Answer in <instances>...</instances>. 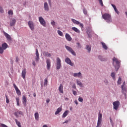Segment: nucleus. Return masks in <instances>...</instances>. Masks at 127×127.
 <instances>
[{"label": "nucleus", "instance_id": "1", "mask_svg": "<svg viewBox=\"0 0 127 127\" xmlns=\"http://www.w3.org/2000/svg\"><path fill=\"white\" fill-rule=\"evenodd\" d=\"M113 64L116 69V71H118L121 66V61L118 60V58L114 57L113 59Z\"/></svg>", "mask_w": 127, "mask_h": 127}, {"label": "nucleus", "instance_id": "2", "mask_svg": "<svg viewBox=\"0 0 127 127\" xmlns=\"http://www.w3.org/2000/svg\"><path fill=\"white\" fill-rule=\"evenodd\" d=\"M102 18L106 20V22H108V23H111L112 21V16L109 13H105L102 14Z\"/></svg>", "mask_w": 127, "mask_h": 127}, {"label": "nucleus", "instance_id": "3", "mask_svg": "<svg viewBox=\"0 0 127 127\" xmlns=\"http://www.w3.org/2000/svg\"><path fill=\"white\" fill-rule=\"evenodd\" d=\"M103 118V114L101 113H99L98 114V119L97 121V124L96 127H102V118Z\"/></svg>", "mask_w": 127, "mask_h": 127}, {"label": "nucleus", "instance_id": "4", "mask_svg": "<svg viewBox=\"0 0 127 127\" xmlns=\"http://www.w3.org/2000/svg\"><path fill=\"white\" fill-rule=\"evenodd\" d=\"M113 109L114 110H116V111L118 110V109H119V107H120V105H121V103H120V101H115L113 103Z\"/></svg>", "mask_w": 127, "mask_h": 127}, {"label": "nucleus", "instance_id": "5", "mask_svg": "<svg viewBox=\"0 0 127 127\" xmlns=\"http://www.w3.org/2000/svg\"><path fill=\"white\" fill-rule=\"evenodd\" d=\"M61 60L59 58H57V66L56 69L57 70H59L60 68H61Z\"/></svg>", "mask_w": 127, "mask_h": 127}, {"label": "nucleus", "instance_id": "6", "mask_svg": "<svg viewBox=\"0 0 127 127\" xmlns=\"http://www.w3.org/2000/svg\"><path fill=\"white\" fill-rule=\"evenodd\" d=\"M65 48L67 50V51H69V52H70V53H71L72 55H74V56H76V53H75V52L74 51V50H73L72 48L68 46H65Z\"/></svg>", "mask_w": 127, "mask_h": 127}, {"label": "nucleus", "instance_id": "7", "mask_svg": "<svg viewBox=\"0 0 127 127\" xmlns=\"http://www.w3.org/2000/svg\"><path fill=\"white\" fill-rule=\"evenodd\" d=\"M39 21L43 26H44V27H46V22H45V20L42 17H39Z\"/></svg>", "mask_w": 127, "mask_h": 127}, {"label": "nucleus", "instance_id": "8", "mask_svg": "<svg viewBox=\"0 0 127 127\" xmlns=\"http://www.w3.org/2000/svg\"><path fill=\"white\" fill-rule=\"evenodd\" d=\"M13 86L16 91V93L18 96H21V92H20V90L19 89H18V87L15 85V83L13 84Z\"/></svg>", "mask_w": 127, "mask_h": 127}, {"label": "nucleus", "instance_id": "9", "mask_svg": "<svg viewBox=\"0 0 127 127\" xmlns=\"http://www.w3.org/2000/svg\"><path fill=\"white\" fill-rule=\"evenodd\" d=\"M65 62H66L68 65H70V66H74L73 63H72V61H71V60L69 58H66L65 59Z\"/></svg>", "mask_w": 127, "mask_h": 127}, {"label": "nucleus", "instance_id": "10", "mask_svg": "<svg viewBox=\"0 0 127 127\" xmlns=\"http://www.w3.org/2000/svg\"><path fill=\"white\" fill-rule=\"evenodd\" d=\"M29 27H30L31 30L33 31L34 30V23L32 21H29L28 22Z\"/></svg>", "mask_w": 127, "mask_h": 127}, {"label": "nucleus", "instance_id": "11", "mask_svg": "<svg viewBox=\"0 0 127 127\" xmlns=\"http://www.w3.org/2000/svg\"><path fill=\"white\" fill-rule=\"evenodd\" d=\"M46 64L47 69L50 70V68L51 67V62L50 61V59H47Z\"/></svg>", "mask_w": 127, "mask_h": 127}, {"label": "nucleus", "instance_id": "12", "mask_svg": "<svg viewBox=\"0 0 127 127\" xmlns=\"http://www.w3.org/2000/svg\"><path fill=\"white\" fill-rule=\"evenodd\" d=\"M3 33L4 36L6 37L7 40H9V41H11V37H10V36L8 34L4 31L3 32Z\"/></svg>", "mask_w": 127, "mask_h": 127}, {"label": "nucleus", "instance_id": "13", "mask_svg": "<svg viewBox=\"0 0 127 127\" xmlns=\"http://www.w3.org/2000/svg\"><path fill=\"white\" fill-rule=\"evenodd\" d=\"M16 23V20L14 18L11 19L10 21V26H14L15 23Z\"/></svg>", "mask_w": 127, "mask_h": 127}, {"label": "nucleus", "instance_id": "14", "mask_svg": "<svg viewBox=\"0 0 127 127\" xmlns=\"http://www.w3.org/2000/svg\"><path fill=\"white\" fill-rule=\"evenodd\" d=\"M65 39H66L67 41H72V38L71 37V36H70V35H69L68 33L65 34Z\"/></svg>", "mask_w": 127, "mask_h": 127}, {"label": "nucleus", "instance_id": "15", "mask_svg": "<svg viewBox=\"0 0 127 127\" xmlns=\"http://www.w3.org/2000/svg\"><path fill=\"white\" fill-rule=\"evenodd\" d=\"M44 9L45 11H48L49 10V6H48V3L47 2L44 3Z\"/></svg>", "mask_w": 127, "mask_h": 127}, {"label": "nucleus", "instance_id": "16", "mask_svg": "<svg viewBox=\"0 0 127 127\" xmlns=\"http://www.w3.org/2000/svg\"><path fill=\"white\" fill-rule=\"evenodd\" d=\"M26 75V68L23 69L22 71V77L23 78L25 79V76Z\"/></svg>", "mask_w": 127, "mask_h": 127}, {"label": "nucleus", "instance_id": "17", "mask_svg": "<svg viewBox=\"0 0 127 127\" xmlns=\"http://www.w3.org/2000/svg\"><path fill=\"white\" fill-rule=\"evenodd\" d=\"M71 29L73 31H75V32H76V33H81V31H80V30H79V29L75 27H72L71 28Z\"/></svg>", "mask_w": 127, "mask_h": 127}, {"label": "nucleus", "instance_id": "18", "mask_svg": "<svg viewBox=\"0 0 127 127\" xmlns=\"http://www.w3.org/2000/svg\"><path fill=\"white\" fill-rule=\"evenodd\" d=\"M1 46H2L1 47L4 50H5V49H6L7 48H8V45H7V44H6V43H4L2 44Z\"/></svg>", "mask_w": 127, "mask_h": 127}, {"label": "nucleus", "instance_id": "19", "mask_svg": "<svg viewBox=\"0 0 127 127\" xmlns=\"http://www.w3.org/2000/svg\"><path fill=\"white\" fill-rule=\"evenodd\" d=\"M22 102L24 106H26L27 100L26 97L25 95H23L22 96Z\"/></svg>", "mask_w": 127, "mask_h": 127}, {"label": "nucleus", "instance_id": "20", "mask_svg": "<svg viewBox=\"0 0 127 127\" xmlns=\"http://www.w3.org/2000/svg\"><path fill=\"white\" fill-rule=\"evenodd\" d=\"M111 5L113 7L115 12H116L117 14H119V13H120V12L118 10V9H117V7L116 6V5L114 4H112Z\"/></svg>", "mask_w": 127, "mask_h": 127}, {"label": "nucleus", "instance_id": "21", "mask_svg": "<svg viewBox=\"0 0 127 127\" xmlns=\"http://www.w3.org/2000/svg\"><path fill=\"white\" fill-rule=\"evenodd\" d=\"M73 77H81L82 76V73H81L80 72L78 73H74L73 74Z\"/></svg>", "mask_w": 127, "mask_h": 127}, {"label": "nucleus", "instance_id": "22", "mask_svg": "<svg viewBox=\"0 0 127 127\" xmlns=\"http://www.w3.org/2000/svg\"><path fill=\"white\" fill-rule=\"evenodd\" d=\"M43 54L44 56H46L47 57H51V54L47 52H44Z\"/></svg>", "mask_w": 127, "mask_h": 127}, {"label": "nucleus", "instance_id": "23", "mask_svg": "<svg viewBox=\"0 0 127 127\" xmlns=\"http://www.w3.org/2000/svg\"><path fill=\"white\" fill-rule=\"evenodd\" d=\"M59 90L60 93H61L62 94H63V93H64V92L63 91V86L62 85V84H60V86L59 87Z\"/></svg>", "mask_w": 127, "mask_h": 127}, {"label": "nucleus", "instance_id": "24", "mask_svg": "<svg viewBox=\"0 0 127 127\" xmlns=\"http://www.w3.org/2000/svg\"><path fill=\"white\" fill-rule=\"evenodd\" d=\"M62 111V108L60 107L57 110V111L55 112V115H58L59 113Z\"/></svg>", "mask_w": 127, "mask_h": 127}, {"label": "nucleus", "instance_id": "25", "mask_svg": "<svg viewBox=\"0 0 127 127\" xmlns=\"http://www.w3.org/2000/svg\"><path fill=\"white\" fill-rule=\"evenodd\" d=\"M68 114H69V111H65L63 115V118H66L68 116Z\"/></svg>", "mask_w": 127, "mask_h": 127}, {"label": "nucleus", "instance_id": "26", "mask_svg": "<svg viewBox=\"0 0 127 127\" xmlns=\"http://www.w3.org/2000/svg\"><path fill=\"white\" fill-rule=\"evenodd\" d=\"M35 119L36 121H38L39 120V114L37 112L35 113Z\"/></svg>", "mask_w": 127, "mask_h": 127}, {"label": "nucleus", "instance_id": "27", "mask_svg": "<svg viewBox=\"0 0 127 127\" xmlns=\"http://www.w3.org/2000/svg\"><path fill=\"white\" fill-rule=\"evenodd\" d=\"M101 44L104 49H105V50H107L108 49V47L107 46V45H106V44L105 43L101 42Z\"/></svg>", "mask_w": 127, "mask_h": 127}, {"label": "nucleus", "instance_id": "28", "mask_svg": "<svg viewBox=\"0 0 127 127\" xmlns=\"http://www.w3.org/2000/svg\"><path fill=\"white\" fill-rule=\"evenodd\" d=\"M71 21H72L74 24H80V22L76 20L75 19H71Z\"/></svg>", "mask_w": 127, "mask_h": 127}, {"label": "nucleus", "instance_id": "29", "mask_svg": "<svg viewBox=\"0 0 127 127\" xmlns=\"http://www.w3.org/2000/svg\"><path fill=\"white\" fill-rule=\"evenodd\" d=\"M86 49L87 50L88 52L90 53V52H91V46L86 45Z\"/></svg>", "mask_w": 127, "mask_h": 127}, {"label": "nucleus", "instance_id": "30", "mask_svg": "<svg viewBox=\"0 0 127 127\" xmlns=\"http://www.w3.org/2000/svg\"><path fill=\"white\" fill-rule=\"evenodd\" d=\"M76 84L80 87H83V84H82V82L78 80H76Z\"/></svg>", "mask_w": 127, "mask_h": 127}, {"label": "nucleus", "instance_id": "31", "mask_svg": "<svg viewBox=\"0 0 127 127\" xmlns=\"http://www.w3.org/2000/svg\"><path fill=\"white\" fill-rule=\"evenodd\" d=\"M15 122L17 125V126H18V127H21V125L20 124V122H18L17 119H15Z\"/></svg>", "mask_w": 127, "mask_h": 127}, {"label": "nucleus", "instance_id": "32", "mask_svg": "<svg viewBox=\"0 0 127 127\" xmlns=\"http://www.w3.org/2000/svg\"><path fill=\"white\" fill-rule=\"evenodd\" d=\"M111 77L113 78V79L116 80V73H115V72H112L111 73Z\"/></svg>", "mask_w": 127, "mask_h": 127}, {"label": "nucleus", "instance_id": "33", "mask_svg": "<svg viewBox=\"0 0 127 127\" xmlns=\"http://www.w3.org/2000/svg\"><path fill=\"white\" fill-rule=\"evenodd\" d=\"M47 84H48V79L47 78H45L44 80V85L47 86Z\"/></svg>", "mask_w": 127, "mask_h": 127}, {"label": "nucleus", "instance_id": "34", "mask_svg": "<svg viewBox=\"0 0 127 127\" xmlns=\"http://www.w3.org/2000/svg\"><path fill=\"white\" fill-rule=\"evenodd\" d=\"M8 14L9 15H12L13 14V11L10 10L8 11Z\"/></svg>", "mask_w": 127, "mask_h": 127}, {"label": "nucleus", "instance_id": "35", "mask_svg": "<svg viewBox=\"0 0 127 127\" xmlns=\"http://www.w3.org/2000/svg\"><path fill=\"white\" fill-rule=\"evenodd\" d=\"M16 103H17V106H19V98L17 97L16 98Z\"/></svg>", "mask_w": 127, "mask_h": 127}, {"label": "nucleus", "instance_id": "36", "mask_svg": "<svg viewBox=\"0 0 127 127\" xmlns=\"http://www.w3.org/2000/svg\"><path fill=\"white\" fill-rule=\"evenodd\" d=\"M58 33L60 36H63V33L61 31L58 30Z\"/></svg>", "mask_w": 127, "mask_h": 127}, {"label": "nucleus", "instance_id": "37", "mask_svg": "<svg viewBox=\"0 0 127 127\" xmlns=\"http://www.w3.org/2000/svg\"><path fill=\"white\" fill-rule=\"evenodd\" d=\"M3 50H4L2 48V47H0V54H2L3 53Z\"/></svg>", "mask_w": 127, "mask_h": 127}, {"label": "nucleus", "instance_id": "38", "mask_svg": "<svg viewBox=\"0 0 127 127\" xmlns=\"http://www.w3.org/2000/svg\"><path fill=\"white\" fill-rule=\"evenodd\" d=\"M0 12L1 13H3V12H4V10H3V8L1 6H0Z\"/></svg>", "mask_w": 127, "mask_h": 127}, {"label": "nucleus", "instance_id": "39", "mask_svg": "<svg viewBox=\"0 0 127 127\" xmlns=\"http://www.w3.org/2000/svg\"><path fill=\"white\" fill-rule=\"evenodd\" d=\"M121 82H122V78H121V77H120L119 78V79H118V84H119V85H121Z\"/></svg>", "mask_w": 127, "mask_h": 127}, {"label": "nucleus", "instance_id": "40", "mask_svg": "<svg viewBox=\"0 0 127 127\" xmlns=\"http://www.w3.org/2000/svg\"><path fill=\"white\" fill-rule=\"evenodd\" d=\"M6 98V103L7 104H8L9 103V99H8V97H7V95H5Z\"/></svg>", "mask_w": 127, "mask_h": 127}, {"label": "nucleus", "instance_id": "41", "mask_svg": "<svg viewBox=\"0 0 127 127\" xmlns=\"http://www.w3.org/2000/svg\"><path fill=\"white\" fill-rule=\"evenodd\" d=\"M99 59H100V60H101V61H105V59L103 58V57H102V56H99L98 57Z\"/></svg>", "mask_w": 127, "mask_h": 127}, {"label": "nucleus", "instance_id": "42", "mask_svg": "<svg viewBox=\"0 0 127 127\" xmlns=\"http://www.w3.org/2000/svg\"><path fill=\"white\" fill-rule=\"evenodd\" d=\"M83 11L84 14H88V11H87V10L85 8L83 9Z\"/></svg>", "mask_w": 127, "mask_h": 127}, {"label": "nucleus", "instance_id": "43", "mask_svg": "<svg viewBox=\"0 0 127 127\" xmlns=\"http://www.w3.org/2000/svg\"><path fill=\"white\" fill-rule=\"evenodd\" d=\"M99 2L101 4V6H104V3H103V0H99Z\"/></svg>", "mask_w": 127, "mask_h": 127}, {"label": "nucleus", "instance_id": "44", "mask_svg": "<svg viewBox=\"0 0 127 127\" xmlns=\"http://www.w3.org/2000/svg\"><path fill=\"white\" fill-rule=\"evenodd\" d=\"M36 56L39 57V53H38V50L37 49L36 50Z\"/></svg>", "mask_w": 127, "mask_h": 127}, {"label": "nucleus", "instance_id": "45", "mask_svg": "<svg viewBox=\"0 0 127 127\" xmlns=\"http://www.w3.org/2000/svg\"><path fill=\"white\" fill-rule=\"evenodd\" d=\"M77 48H81L82 47L81 46V44H80L79 43H77Z\"/></svg>", "mask_w": 127, "mask_h": 127}, {"label": "nucleus", "instance_id": "46", "mask_svg": "<svg viewBox=\"0 0 127 127\" xmlns=\"http://www.w3.org/2000/svg\"><path fill=\"white\" fill-rule=\"evenodd\" d=\"M121 88H122L123 91H126V87H125L124 85H122L121 86Z\"/></svg>", "mask_w": 127, "mask_h": 127}, {"label": "nucleus", "instance_id": "47", "mask_svg": "<svg viewBox=\"0 0 127 127\" xmlns=\"http://www.w3.org/2000/svg\"><path fill=\"white\" fill-rule=\"evenodd\" d=\"M55 21H52L51 22V24H52V25H53V26H55Z\"/></svg>", "mask_w": 127, "mask_h": 127}, {"label": "nucleus", "instance_id": "48", "mask_svg": "<svg viewBox=\"0 0 127 127\" xmlns=\"http://www.w3.org/2000/svg\"><path fill=\"white\" fill-rule=\"evenodd\" d=\"M104 83H105L106 85H109V81L107 79L104 80Z\"/></svg>", "mask_w": 127, "mask_h": 127}, {"label": "nucleus", "instance_id": "49", "mask_svg": "<svg viewBox=\"0 0 127 127\" xmlns=\"http://www.w3.org/2000/svg\"><path fill=\"white\" fill-rule=\"evenodd\" d=\"M83 98H82V97H79V98H78L79 102H83Z\"/></svg>", "mask_w": 127, "mask_h": 127}, {"label": "nucleus", "instance_id": "50", "mask_svg": "<svg viewBox=\"0 0 127 127\" xmlns=\"http://www.w3.org/2000/svg\"><path fill=\"white\" fill-rule=\"evenodd\" d=\"M35 61L36 62H38V61H39V57H36L35 59Z\"/></svg>", "mask_w": 127, "mask_h": 127}, {"label": "nucleus", "instance_id": "51", "mask_svg": "<svg viewBox=\"0 0 127 127\" xmlns=\"http://www.w3.org/2000/svg\"><path fill=\"white\" fill-rule=\"evenodd\" d=\"M72 92H73V95H74V96H77V92H76V91L72 90Z\"/></svg>", "mask_w": 127, "mask_h": 127}, {"label": "nucleus", "instance_id": "52", "mask_svg": "<svg viewBox=\"0 0 127 127\" xmlns=\"http://www.w3.org/2000/svg\"><path fill=\"white\" fill-rule=\"evenodd\" d=\"M79 26L81 27V28H83V27H84V24L79 23Z\"/></svg>", "mask_w": 127, "mask_h": 127}, {"label": "nucleus", "instance_id": "53", "mask_svg": "<svg viewBox=\"0 0 127 127\" xmlns=\"http://www.w3.org/2000/svg\"><path fill=\"white\" fill-rule=\"evenodd\" d=\"M1 127H8L6 125L3 124H1Z\"/></svg>", "mask_w": 127, "mask_h": 127}, {"label": "nucleus", "instance_id": "54", "mask_svg": "<svg viewBox=\"0 0 127 127\" xmlns=\"http://www.w3.org/2000/svg\"><path fill=\"white\" fill-rule=\"evenodd\" d=\"M14 115L16 116V117H18V111L16 112H15Z\"/></svg>", "mask_w": 127, "mask_h": 127}, {"label": "nucleus", "instance_id": "55", "mask_svg": "<svg viewBox=\"0 0 127 127\" xmlns=\"http://www.w3.org/2000/svg\"><path fill=\"white\" fill-rule=\"evenodd\" d=\"M72 88H73V89H76V84H73Z\"/></svg>", "mask_w": 127, "mask_h": 127}, {"label": "nucleus", "instance_id": "56", "mask_svg": "<svg viewBox=\"0 0 127 127\" xmlns=\"http://www.w3.org/2000/svg\"><path fill=\"white\" fill-rule=\"evenodd\" d=\"M18 112V114H19V115H22V112L21 111H17Z\"/></svg>", "mask_w": 127, "mask_h": 127}, {"label": "nucleus", "instance_id": "57", "mask_svg": "<svg viewBox=\"0 0 127 127\" xmlns=\"http://www.w3.org/2000/svg\"><path fill=\"white\" fill-rule=\"evenodd\" d=\"M19 60V59H18V57H16V62H18V61Z\"/></svg>", "mask_w": 127, "mask_h": 127}, {"label": "nucleus", "instance_id": "58", "mask_svg": "<svg viewBox=\"0 0 127 127\" xmlns=\"http://www.w3.org/2000/svg\"><path fill=\"white\" fill-rule=\"evenodd\" d=\"M64 100H65V101H69V98H68L67 97H65Z\"/></svg>", "mask_w": 127, "mask_h": 127}, {"label": "nucleus", "instance_id": "59", "mask_svg": "<svg viewBox=\"0 0 127 127\" xmlns=\"http://www.w3.org/2000/svg\"><path fill=\"white\" fill-rule=\"evenodd\" d=\"M68 122H69V121L66 120L64 122L63 124H67V123H68Z\"/></svg>", "mask_w": 127, "mask_h": 127}, {"label": "nucleus", "instance_id": "60", "mask_svg": "<svg viewBox=\"0 0 127 127\" xmlns=\"http://www.w3.org/2000/svg\"><path fill=\"white\" fill-rule=\"evenodd\" d=\"M33 65H34V66H35L36 65V64H35V62L33 61L32 63Z\"/></svg>", "mask_w": 127, "mask_h": 127}, {"label": "nucleus", "instance_id": "61", "mask_svg": "<svg viewBox=\"0 0 127 127\" xmlns=\"http://www.w3.org/2000/svg\"><path fill=\"white\" fill-rule=\"evenodd\" d=\"M74 103H75V104H76V105H78V101L77 100H75Z\"/></svg>", "mask_w": 127, "mask_h": 127}, {"label": "nucleus", "instance_id": "62", "mask_svg": "<svg viewBox=\"0 0 127 127\" xmlns=\"http://www.w3.org/2000/svg\"><path fill=\"white\" fill-rule=\"evenodd\" d=\"M124 97H125V99H127V94L124 93Z\"/></svg>", "mask_w": 127, "mask_h": 127}, {"label": "nucleus", "instance_id": "63", "mask_svg": "<svg viewBox=\"0 0 127 127\" xmlns=\"http://www.w3.org/2000/svg\"><path fill=\"white\" fill-rule=\"evenodd\" d=\"M46 102H47V104H48V103H49V102H50V99H47L46 100Z\"/></svg>", "mask_w": 127, "mask_h": 127}, {"label": "nucleus", "instance_id": "64", "mask_svg": "<svg viewBox=\"0 0 127 127\" xmlns=\"http://www.w3.org/2000/svg\"><path fill=\"white\" fill-rule=\"evenodd\" d=\"M43 127H48L46 125H45L43 126Z\"/></svg>", "mask_w": 127, "mask_h": 127}]
</instances>
